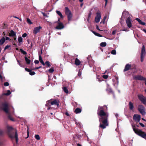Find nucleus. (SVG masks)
I'll return each mask as SVG.
<instances>
[{"label":"nucleus","instance_id":"f257e3e1","mask_svg":"<svg viewBox=\"0 0 146 146\" xmlns=\"http://www.w3.org/2000/svg\"><path fill=\"white\" fill-rule=\"evenodd\" d=\"M98 114L101 117L99 118V127L103 129L105 128L106 126L108 125L107 120L108 113L104 112L102 107L99 106L98 110Z\"/></svg>","mask_w":146,"mask_h":146},{"label":"nucleus","instance_id":"f03ea898","mask_svg":"<svg viewBox=\"0 0 146 146\" xmlns=\"http://www.w3.org/2000/svg\"><path fill=\"white\" fill-rule=\"evenodd\" d=\"M7 133L9 137L11 139H13L14 137L16 139L17 143L18 141V134L17 132L15 133L12 131L13 128L11 127H7Z\"/></svg>","mask_w":146,"mask_h":146},{"label":"nucleus","instance_id":"7ed1b4c3","mask_svg":"<svg viewBox=\"0 0 146 146\" xmlns=\"http://www.w3.org/2000/svg\"><path fill=\"white\" fill-rule=\"evenodd\" d=\"M2 106L3 110L7 113L8 114V118L11 121H14V119L13 118L9 111V105L6 102L2 103Z\"/></svg>","mask_w":146,"mask_h":146},{"label":"nucleus","instance_id":"20e7f679","mask_svg":"<svg viewBox=\"0 0 146 146\" xmlns=\"http://www.w3.org/2000/svg\"><path fill=\"white\" fill-rule=\"evenodd\" d=\"M64 12L67 17L68 20L69 22L70 21L72 17V14L71 11L68 7H65L64 8Z\"/></svg>","mask_w":146,"mask_h":146},{"label":"nucleus","instance_id":"39448f33","mask_svg":"<svg viewBox=\"0 0 146 146\" xmlns=\"http://www.w3.org/2000/svg\"><path fill=\"white\" fill-rule=\"evenodd\" d=\"M133 130L136 134L142 138L146 139V133L145 132L142 131L140 129L134 128H133Z\"/></svg>","mask_w":146,"mask_h":146},{"label":"nucleus","instance_id":"423d86ee","mask_svg":"<svg viewBox=\"0 0 146 146\" xmlns=\"http://www.w3.org/2000/svg\"><path fill=\"white\" fill-rule=\"evenodd\" d=\"M146 54V51L145 49V47L144 45H143L142 47L141 51V61L142 62L143 61L144 57Z\"/></svg>","mask_w":146,"mask_h":146},{"label":"nucleus","instance_id":"0eeeda50","mask_svg":"<svg viewBox=\"0 0 146 146\" xmlns=\"http://www.w3.org/2000/svg\"><path fill=\"white\" fill-rule=\"evenodd\" d=\"M57 23L58 25L55 27V29L58 30H60L64 28V26L63 23L60 21V19L58 18V21L56 22Z\"/></svg>","mask_w":146,"mask_h":146},{"label":"nucleus","instance_id":"6e6552de","mask_svg":"<svg viewBox=\"0 0 146 146\" xmlns=\"http://www.w3.org/2000/svg\"><path fill=\"white\" fill-rule=\"evenodd\" d=\"M138 97L139 100L144 104L146 105V98L142 94H138Z\"/></svg>","mask_w":146,"mask_h":146},{"label":"nucleus","instance_id":"1a4fd4ad","mask_svg":"<svg viewBox=\"0 0 146 146\" xmlns=\"http://www.w3.org/2000/svg\"><path fill=\"white\" fill-rule=\"evenodd\" d=\"M59 101L56 99L52 101H51L50 102L51 105H54L55 106V108L53 109H56L58 108L59 107Z\"/></svg>","mask_w":146,"mask_h":146},{"label":"nucleus","instance_id":"9d476101","mask_svg":"<svg viewBox=\"0 0 146 146\" xmlns=\"http://www.w3.org/2000/svg\"><path fill=\"white\" fill-rule=\"evenodd\" d=\"M138 109L139 111L143 115L145 114L146 112L145 111V108L142 105H139Z\"/></svg>","mask_w":146,"mask_h":146},{"label":"nucleus","instance_id":"9b49d317","mask_svg":"<svg viewBox=\"0 0 146 146\" xmlns=\"http://www.w3.org/2000/svg\"><path fill=\"white\" fill-rule=\"evenodd\" d=\"M96 15L95 18V22L98 23L100 21L101 18V14L99 12H98L96 13Z\"/></svg>","mask_w":146,"mask_h":146},{"label":"nucleus","instance_id":"f8f14e48","mask_svg":"<svg viewBox=\"0 0 146 146\" xmlns=\"http://www.w3.org/2000/svg\"><path fill=\"white\" fill-rule=\"evenodd\" d=\"M131 21V18L130 16H129L126 20V23L127 26L129 28H131L132 27Z\"/></svg>","mask_w":146,"mask_h":146},{"label":"nucleus","instance_id":"ddd939ff","mask_svg":"<svg viewBox=\"0 0 146 146\" xmlns=\"http://www.w3.org/2000/svg\"><path fill=\"white\" fill-rule=\"evenodd\" d=\"M52 100L51 99L47 101L46 102V104H45L46 106L47 107V109L48 110H51L53 108V107H51L50 106H51L50 105V102Z\"/></svg>","mask_w":146,"mask_h":146},{"label":"nucleus","instance_id":"4468645a","mask_svg":"<svg viewBox=\"0 0 146 146\" xmlns=\"http://www.w3.org/2000/svg\"><path fill=\"white\" fill-rule=\"evenodd\" d=\"M140 118V115L138 114H135L133 116V119L137 122L139 121Z\"/></svg>","mask_w":146,"mask_h":146},{"label":"nucleus","instance_id":"2eb2a0df","mask_svg":"<svg viewBox=\"0 0 146 146\" xmlns=\"http://www.w3.org/2000/svg\"><path fill=\"white\" fill-rule=\"evenodd\" d=\"M42 28L40 26L35 27L33 31V33L35 34H36L40 32V30Z\"/></svg>","mask_w":146,"mask_h":146},{"label":"nucleus","instance_id":"dca6fc26","mask_svg":"<svg viewBox=\"0 0 146 146\" xmlns=\"http://www.w3.org/2000/svg\"><path fill=\"white\" fill-rule=\"evenodd\" d=\"M129 16H130L131 17V16L129 14V13L127 11H124L123 13L122 17L123 18H125L127 17H128Z\"/></svg>","mask_w":146,"mask_h":146},{"label":"nucleus","instance_id":"f3484780","mask_svg":"<svg viewBox=\"0 0 146 146\" xmlns=\"http://www.w3.org/2000/svg\"><path fill=\"white\" fill-rule=\"evenodd\" d=\"M9 36L12 37H16V33L13 30H11L10 31V33L9 34Z\"/></svg>","mask_w":146,"mask_h":146},{"label":"nucleus","instance_id":"a211bd4d","mask_svg":"<svg viewBox=\"0 0 146 146\" xmlns=\"http://www.w3.org/2000/svg\"><path fill=\"white\" fill-rule=\"evenodd\" d=\"M131 65L129 64H127L125 66V68L124 69V71H126L131 69Z\"/></svg>","mask_w":146,"mask_h":146},{"label":"nucleus","instance_id":"6ab92c4d","mask_svg":"<svg viewBox=\"0 0 146 146\" xmlns=\"http://www.w3.org/2000/svg\"><path fill=\"white\" fill-rule=\"evenodd\" d=\"M135 78L137 80H145L146 79V78H145L141 76H137L135 77Z\"/></svg>","mask_w":146,"mask_h":146},{"label":"nucleus","instance_id":"aec40b11","mask_svg":"<svg viewBox=\"0 0 146 146\" xmlns=\"http://www.w3.org/2000/svg\"><path fill=\"white\" fill-rule=\"evenodd\" d=\"M39 56V60L40 62L44 66L45 65V64L43 61L42 58L40 54L39 53L38 54Z\"/></svg>","mask_w":146,"mask_h":146},{"label":"nucleus","instance_id":"412c9836","mask_svg":"<svg viewBox=\"0 0 146 146\" xmlns=\"http://www.w3.org/2000/svg\"><path fill=\"white\" fill-rule=\"evenodd\" d=\"M81 63V61L77 58H76L75 60V64L77 66L80 65Z\"/></svg>","mask_w":146,"mask_h":146},{"label":"nucleus","instance_id":"4be33fe9","mask_svg":"<svg viewBox=\"0 0 146 146\" xmlns=\"http://www.w3.org/2000/svg\"><path fill=\"white\" fill-rule=\"evenodd\" d=\"M5 38L4 37H3L0 40V45H2L5 42Z\"/></svg>","mask_w":146,"mask_h":146},{"label":"nucleus","instance_id":"5701e85b","mask_svg":"<svg viewBox=\"0 0 146 146\" xmlns=\"http://www.w3.org/2000/svg\"><path fill=\"white\" fill-rule=\"evenodd\" d=\"M136 20L141 25H145V23L142 22L141 20L138 18H136Z\"/></svg>","mask_w":146,"mask_h":146},{"label":"nucleus","instance_id":"b1692460","mask_svg":"<svg viewBox=\"0 0 146 146\" xmlns=\"http://www.w3.org/2000/svg\"><path fill=\"white\" fill-rule=\"evenodd\" d=\"M81 111V110L78 108H77L75 110L74 112L76 114L79 113Z\"/></svg>","mask_w":146,"mask_h":146},{"label":"nucleus","instance_id":"393cba45","mask_svg":"<svg viewBox=\"0 0 146 146\" xmlns=\"http://www.w3.org/2000/svg\"><path fill=\"white\" fill-rule=\"evenodd\" d=\"M129 108L131 110H132L133 108V104L131 102H129Z\"/></svg>","mask_w":146,"mask_h":146},{"label":"nucleus","instance_id":"a878e982","mask_svg":"<svg viewBox=\"0 0 146 146\" xmlns=\"http://www.w3.org/2000/svg\"><path fill=\"white\" fill-rule=\"evenodd\" d=\"M56 13L61 18H63V17L62 15L61 12L58 11H56Z\"/></svg>","mask_w":146,"mask_h":146},{"label":"nucleus","instance_id":"bb28decb","mask_svg":"<svg viewBox=\"0 0 146 146\" xmlns=\"http://www.w3.org/2000/svg\"><path fill=\"white\" fill-rule=\"evenodd\" d=\"M25 60L27 64H30L31 60L26 56L25 57Z\"/></svg>","mask_w":146,"mask_h":146},{"label":"nucleus","instance_id":"cd10ccee","mask_svg":"<svg viewBox=\"0 0 146 146\" xmlns=\"http://www.w3.org/2000/svg\"><path fill=\"white\" fill-rule=\"evenodd\" d=\"M91 31L96 36H99V37H102V36L101 35H100L99 34L96 33L94 31Z\"/></svg>","mask_w":146,"mask_h":146},{"label":"nucleus","instance_id":"c85d7f7f","mask_svg":"<svg viewBox=\"0 0 146 146\" xmlns=\"http://www.w3.org/2000/svg\"><path fill=\"white\" fill-rule=\"evenodd\" d=\"M45 64L48 67H50L51 65L50 64V62L48 61H46L45 62Z\"/></svg>","mask_w":146,"mask_h":146},{"label":"nucleus","instance_id":"c756f323","mask_svg":"<svg viewBox=\"0 0 146 146\" xmlns=\"http://www.w3.org/2000/svg\"><path fill=\"white\" fill-rule=\"evenodd\" d=\"M18 41L19 43H21L23 42V38L21 36H19L18 37Z\"/></svg>","mask_w":146,"mask_h":146},{"label":"nucleus","instance_id":"7c9ffc66","mask_svg":"<svg viewBox=\"0 0 146 146\" xmlns=\"http://www.w3.org/2000/svg\"><path fill=\"white\" fill-rule=\"evenodd\" d=\"M54 71V68L52 67L51 68L49 69L48 70L49 72L50 73H52Z\"/></svg>","mask_w":146,"mask_h":146},{"label":"nucleus","instance_id":"2f4dec72","mask_svg":"<svg viewBox=\"0 0 146 146\" xmlns=\"http://www.w3.org/2000/svg\"><path fill=\"white\" fill-rule=\"evenodd\" d=\"M11 94V92L9 90H8L7 91V93H4L3 94V95H6V96H9Z\"/></svg>","mask_w":146,"mask_h":146},{"label":"nucleus","instance_id":"473e14b6","mask_svg":"<svg viewBox=\"0 0 146 146\" xmlns=\"http://www.w3.org/2000/svg\"><path fill=\"white\" fill-rule=\"evenodd\" d=\"M20 51L23 54L26 55L27 54V52L23 50L21 48L20 49Z\"/></svg>","mask_w":146,"mask_h":146},{"label":"nucleus","instance_id":"72a5a7b5","mask_svg":"<svg viewBox=\"0 0 146 146\" xmlns=\"http://www.w3.org/2000/svg\"><path fill=\"white\" fill-rule=\"evenodd\" d=\"M63 90L65 93H68V90L66 87H64L63 88Z\"/></svg>","mask_w":146,"mask_h":146},{"label":"nucleus","instance_id":"f704fd0d","mask_svg":"<svg viewBox=\"0 0 146 146\" xmlns=\"http://www.w3.org/2000/svg\"><path fill=\"white\" fill-rule=\"evenodd\" d=\"M106 45V42H102L100 44V46L102 47H105Z\"/></svg>","mask_w":146,"mask_h":146},{"label":"nucleus","instance_id":"c9c22d12","mask_svg":"<svg viewBox=\"0 0 146 146\" xmlns=\"http://www.w3.org/2000/svg\"><path fill=\"white\" fill-rule=\"evenodd\" d=\"M35 138L37 140H39L40 139V137L38 135H35Z\"/></svg>","mask_w":146,"mask_h":146},{"label":"nucleus","instance_id":"e433bc0d","mask_svg":"<svg viewBox=\"0 0 146 146\" xmlns=\"http://www.w3.org/2000/svg\"><path fill=\"white\" fill-rule=\"evenodd\" d=\"M35 74V73L34 71H32L31 70L29 72V74L31 76L34 75Z\"/></svg>","mask_w":146,"mask_h":146},{"label":"nucleus","instance_id":"4c0bfd02","mask_svg":"<svg viewBox=\"0 0 146 146\" xmlns=\"http://www.w3.org/2000/svg\"><path fill=\"white\" fill-rule=\"evenodd\" d=\"M27 21L28 23L30 24H32V23L31 22V20L29 18H27Z\"/></svg>","mask_w":146,"mask_h":146},{"label":"nucleus","instance_id":"58836bf2","mask_svg":"<svg viewBox=\"0 0 146 146\" xmlns=\"http://www.w3.org/2000/svg\"><path fill=\"white\" fill-rule=\"evenodd\" d=\"M111 54H113L115 55L116 54V51L115 50H113L111 52Z\"/></svg>","mask_w":146,"mask_h":146},{"label":"nucleus","instance_id":"ea45409f","mask_svg":"<svg viewBox=\"0 0 146 146\" xmlns=\"http://www.w3.org/2000/svg\"><path fill=\"white\" fill-rule=\"evenodd\" d=\"M11 47V45H7L6 46L4 49V50H6L8 49L9 48V47Z\"/></svg>","mask_w":146,"mask_h":146},{"label":"nucleus","instance_id":"a19ab883","mask_svg":"<svg viewBox=\"0 0 146 146\" xmlns=\"http://www.w3.org/2000/svg\"><path fill=\"white\" fill-rule=\"evenodd\" d=\"M4 86H9V83L7 82H4Z\"/></svg>","mask_w":146,"mask_h":146},{"label":"nucleus","instance_id":"79ce46f5","mask_svg":"<svg viewBox=\"0 0 146 146\" xmlns=\"http://www.w3.org/2000/svg\"><path fill=\"white\" fill-rule=\"evenodd\" d=\"M42 67V66H40L39 67H36V68H33V69H32V70H35L36 69H39L40 68H41Z\"/></svg>","mask_w":146,"mask_h":146},{"label":"nucleus","instance_id":"37998d69","mask_svg":"<svg viewBox=\"0 0 146 146\" xmlns=\"http://www.w3.org/2000/svg\"><path fill=\"white\" fill-rule=\"evenodd\" d=\"M96 29L100 31H103V30H100L99 29V26H98V25H96Z\"/></svg>","mask_w":146,"mask_h":146},{"label":"nucleus","instance_id":"c03bdc74","mask_svg":"<svg viewBox=\"0 0 146 146\" xmlns=\"http://www.w3.org/2000/svg\"><path fill=\"white\" fill-rule=\"evenodd\" d=\"M25 69L26 71L28 72H30L31 71V70H30V69H29V68H25Z\"/></svg>","mask_w":146,"mask_h":146},{"label":"nucleus","instance_id":"a18cd8bd","mask_svg":"<svg viewBox=\"0 0 146 146\" xmlns=\"http://www.w3.org/2000/svg\"><path fill=\"white\" fill-rule=\"evenodd\" d=\"M102 77L105 79H107L108 78V76L107 75H103Z\"/></svg>","mask_w":146,"mask_h":146},{"label":"nucleus","instance_id":"49530a36","mask_svg":"<svg viewBox=\"0 0 146 146\" xmlns=\"http://www.w3.org/2000/svg\"><path fill=\"white\" fill-rule=\"evenodd\" d=\"M27 34L26 33H25L23 34L22 37L23 38L27 36Z\"/></svg>","mask_w":146,"mask_h":146},{"label":"nucleus","instance_id":"de8ad7c7","mask_svg":"<svg viewBox=\"0 0 146 146\" xmlns=\"http://www.w3.org/2000/svg\"><path fill=\"white\" fill-rule=\"evenodd\" d=\"M3 134V130L0 129V135H2Z\"/></svg>","mask_w":146,"mask_h":146},{"label":"nucleus","instance_id":"09e8293b","mask_svg":"<svg viewBox=\"0 0 146 146\" xmlns=\"http://www.w3.org/2000/svg\"><path fill=\"white\" fill-rule=\"evenodd\" d=\"M107 90L110 92H112L111 89L110 88H108Z\"/></svg>","mask_w":146,"mask_h":146},{"label":"nucleus","instance_id":"8fccbe9b","mask_svg":"<svg viewBox=\"0 0 146 146\" xmlns=\"http://www.w3.org/2000/svg\"><path fill=\"white\" fill-rule=\"evenodd\" d=\"M105 20L104 19L101 21V22L100 23V24H102L103 23V24H105Z\"/></svg>","mask_w":146,"mask_h":146},{"label":"nucleus","instance_id":"3c124183","mask_svg":"<svg viewBox=\"0 0 146 146\" xmlns=\"http://www.w3.org/2000/svg\"><path fill=\"white\" fill-rule=\"evenodd\" d=\"M42 13L43 16H44V17H48V16H47V15H46V13H45L42 12Z\"/></svg>","mask_w":146,"mask_h":146},{"label":"nucleus","instance_id":"603ef678","mask_svg":"<svg viewBox=\"0 0 146 146\" xmlns=\"http://www.w3.org/2000/svg\"><path fill=\"white\" fill-rule=\"evenodd\" d=\"M34 62L35 64H38L39 63V61L37 60H35Z\"/></svg>","mask_w":146,"mask_h":146},{"label":"nucleus","instance_id":"864d4df0","mask_svg":"<svg viewBox=\"0 0 146 146\" xmlns=\"http://www.w3.org/2000/svg\"><path fill=\"white\" fill-rule=\"evenodd\" d=\"M17 62H18V63L21 66V67H23V66H22V65L21 64L20 62V61H19V60H17Z\"/></svg>","mask_w":146,"mask_h":146},{"label":"nucleus","instance_id":"5fc2aeb1","mask_svg":"<svg viewBox=\"0 0 146 146\" xmlns=\"http://www.w3.org/2000/svg\"><path fill=\"white\" fill-rule=\"evenodd\" d=\"M139 124L142 127H145V125L143 123H139Z\"/></svg>","mask_w":146,"mask_h":146},{"label":"nucleus","instance_id":"6e6d98bb","mask_svg":"<svg viewBox=\"0 0 146 146\" xmlns=\"http://www.w3.org/2000/svg\"><path fill=\"white\" fill-rule=\"evenodd\" d=\"M116 33V31L115 30L113 32L112 34V35H114Z\"/></svg>","mask_w":146,"mask_h":146},{"label":"nucleus","instance_id":"4d7b16f0","mask_svg":"<svg viewBox=\"0 0 146 146\" xmlns=\"http://www.w3.org/2000/svg\"><path fill=\"white\" fill-rule=\"evenodd\" d=\"M65 114L67 116H69V114L67 112H66L65 113Z\"/></svg>","mask_w":146,"mask_h":146},{"label":"nucleus","instance_id":"13d9d810","mask_svg":"<svg viewBox=\"0 0 146 146\" xmlns=\"http://www.w3.org/2000/svg\"><path fill=\"white\" fill-rule=\"evenodd\" d=\"M5 39V40H10V38L9 37H6Z\"/></svg>","mask_w":146,"mask_h":146},{"label":"nucleus","instance_id":"bf43d9fd","mask_svg":"<svg viewBox=\"0 0 146 146\" xmlns=\"http://www.w3.org/2000/svg\"><path fill=\"white\" fill-rule=\"evenodd\" d=\"M76 123L78 126H79L80 125V123L79 122H76Z\"/></svg>","mask_w":146,"mask_h":146},{"label":"nucleus","instance_id":"052dcab7","mask_svg":"<svg viewBox=\"0 0 146 146\" xmlns=\"http://www.w3.org/2000/svg\"><path fill=\"white\" fill-rule=\"evenodd\" d=\"M91 15V13H90L89 14L88 16V17L89 18L90 17Z\"/></svg>","mask_w":146,"mask_h":146},{"label":"nucleus","instance_id":"680f3d73","mask_svg":"<svg viewBox=\"0 0 146 146\" xmlns=\"http://www.w3.org/2000/svg\"><path fill=\"white\" fill-rule=\"evenodd\" d=\"M105 1H106V3H105V6H106V4H107V2H108V0H105Z\"/></svg>","mask_w":146,"mask_h":146},{"label":"nucleus","instance_id":"e2e57ef3","mask_svg":"<svg viewBox=\"0 0 146 146\" xmlns=\"http://www.w3.org/2000/svg\"><path fill=\"white\" fill-rule=\"evenodd\" d=\"M13 45H14V46H15V47H17V45L15 43H14L13 44Z\"/></svg>","mask_w":146,"mask_h":146},{"label":"nucleus","instance_id":"0e129e2a","mask_svg":"<svg viewBox=\"0 0 146 146\" xmlns=\"http://www.w3.org/2000/svg\"><path fill=\"white\" fill-rule=\"evenodd\" d=\"M106 18H107V16H104V19H105V20L106 19Z\"/></svg>","mask_w":146,"mask_h":146},{"label":"nucleus","instance_id":"69168bd1","mask_svg":"<svg viewBox=\"0 0 146 146\" xmlns=\"http://www.w3.org/2000/svg\"><path fill=\"white\" fill-rule=\"evenodd\" d=\"M16 39H17V38H16V37H15L14 38V40H15V41H16Z\"/></svg>","mask_w":146,"mask_h":146},{"label":"nucleus","instance_id":"338daca9","mask_svg":"<svg viewBox=\"0 0 146 146\" xmlns=\"http://www.w3.org/2000/svg\"><path fill=\"white\" fill-rule=\"evenodd\" d=\"M115 116L116 117H117L118 116V115L117 114H115Z\"/></svg>","mask_w":146,"mask_h":146},{"label":"nucleus","instance_id":"774afa93","mask_svg":"<svg viewBox=\"0 0 146 146\" xmlns=\"http://www.w3.org/2000/svg\"><path fill=\"white\" fill-rule=\"evenodd\" d=\"M77 146H82L80 144H77Z\"/></svg>","mask_w":146,"mask_h":146}]
</instances>
